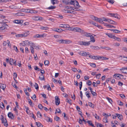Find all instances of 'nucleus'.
I'll return each mask as SVG.
<instances>
[{
  "label": "nucleus",
  "mask_w": 127,
  "mask_h": 127,
  "mask_svg": "<svg viewBox=\"0 0 127 127\" xmlns=\"http://www.w3.org/2000/svg\"><path fill=\"white\" fill-rule=\"evenodd\" d=\"M56 41L60 44H69L71 42V41L67 39L57 40H56Z\"/></svg>",
  "instance_id": "nucleus-1"
},
{
  "label": "nucleus",
  "mask_w": 127,
  "mask_h": 127,
  "mask_svg": "<svg viewBox=\"0 0 127 127\" xmlns=\"http://www.w3.org/2000/svg\"><path fill=\"white\" fill-rule=\"evenodd\" d=\"M91 18L93 20L98 22L101 24L103 23V22L102 19L100 18H98L97 17H95L93 15L91 16Z\"/></svg>",
  "instance_id": "nucleus-2"
},
{
  "label": "nucleus",
  "mask_w": 127,
  "mask_h": 127,
  "mask_svg": "<svg viewBox=\"0 0 127 127\" xmlns=\"http://www.w3.org/2000/svg\"><path fill=\"white\" fill-rule=\"evenodd\" d=\"M1 117L0 118V119L2 121V123L3 124L4 126L7 127L8 124L6 120L4 118L3 116L1 115Z\"/></svg>",
  "instance_id": "nucleus-3"
},
{
  "label": "nucleus",
  "mask_w": 127,
  "mask_h": 127,
  "mask_svg": "<svg viewBox=\"0 0 127 127\" xmlns=\"http://www.w3.org/2000/svg\"><path fill=\"white\" fill-rule=\"evenodd\" d=\"M71 5H74L76 7H80V6L79 5L78 2L76 0H71Z\"/></svg>",
  "instance_id": "nucleus-4"
},
{
  "label": "nucleus",
  "mask_w": 127,
  "mask_h": 127,
  "mask_svg": "<svg viewBox=\"0 0 127 127\" xmlns=\"http://www.w3.org/2000/svg\"><path fill=\"white\" fill-rule=\"evenodd\" d=\"M88 52H86L83 51H81L78 53V54L81 56H88L89 55Z\"/></svg>",
  "instance_id": "nucleus-5"
},
{
  "label": "nucleus",
  "mask_w": 127,
  "mask_h": 127,
  "mask_svg": "<svg viewBox=\"0 0 127 127\" xmlns=\"http://www.w3.org/2000/svg\"><path fill=\"white\" fill-rule=\"evenodd\" d=\"M29 44L30 45L31 47H32L34 48L35 49H39L38 46L35 45L34 43L32 42L31 41L29 42Z\"/></svg>",
  "instance_id": "nucleus-6"
},
{
  "label": "nucleus",
  "mask_w": 127,
  "mask_h": 127,
  "mask_svg": "<svg viewBox=\"0 0 127 127\" xmlns=\"http://www.w3.org/2000/svg\"><path fill=\"white\" fill-rule=\"evenodd\" d=\"M8 25L6 24H2V26L0 27V30H6L7 29Z\"/></svg>",
  "instance_id": "nucleus-7"
},
{
  "label": "nucleus",
  "mask_w": 127,
  "mask_h": 127,
  "mask_svg": "<svg viewBox=\"0 0 127 127\" xmlns=\"http://www.w3.org/2000/svg\"><path fill=\"white\" fill-rule=\"evenodd\" d=\"M46 35L45 33H43L42 34H36L34 36V38H41L45 37Z\"/></svg>",
  "instance_id": "nucleus-8"
},
{
  "label": "nucleus",
  "mask_w": 127,
  "mask_h": 127,
  "mask_svg": "<svg viewBox=\"0 0 127 127\" xmlns=\"http://www.w3.org/2000/svg\"><path fill=\"white\" fill-rule=\"evenodd\" d=\"M56 104L57 105H59L60 103V99L58 96H56L55 97Z\"/></svg>",
  "instance_id": "nucleus-9"
},
{
  "label": "nucleus",
  "mask_w": 127,
  "mask_h": 127,
  "mask_svg": "<svg viewBox=\"0 0 127 127\" xmlns=\"http://www.w3.org/2000/svg\"><path fill=\"white\" fill-rule=\"evenodd\" d=\"M123 76V75L122 74H116L114 75L113 77L114 78L116 79H117L118 78L121 79Z\"/></svg>",
  "instance_id": "nucleus-10"
},
{
  "label": "nucleus",
  "mask_w": 127,
  "mask_h": 127,
  "mask_svg": "<svg viewBox=\"0 0 127 127\" xmlns=\"http://www.w3.org/2000/svg\"><path fill=\"white\" fill-rule=\"evenodd\" d=\"M62 2L65 5H71V0H63Z\"/></svg>",
  "instance_id": "nucleus-11"
},
{
  "label": "nucleus",
  "mask_w": 127,
  "mask_h": 127,
  "mask_svg": "<svg viewBox=\"0 0 127 127\" xmlns=\"http://www.w3.org/2000/svg\"><path fill=\"white\" fill-rule=\"evenodd\" d=\"M16 61L14 62L12 59L11 58L10 61V64L11 65H14L15 66H16L17 64H16Z\"/></svg>",
  "instance_id": "nucleus-12"
},
{
  "label": "nucleus",
  "mask_w": 127,
  "mask_h": 127,
  "mask_svg": "<svg viewBox=\"0 0 127 127\" xmlns=\"http://www.w3.org/2000/svg\"><path fill=\"white\" fill-rule=\"evenodd\" d=\"M89 57L90 58H91L95 60H99V56H92L91 55H89Z\"/></svg>",
  "instance_id": "nucleus-13"
},
{
  "label": "nucleus",
  "mask_w": 127,
  "mask_h": 127,
  "mask_svg": "<svg viewBox=\"0 0 127 127\" xmlns=\"http://www.w3.org/2000/svg\"><path fill=\"white\" fill-rule=\"evenodd\" d=\"M81 30L82 29L79 28L75 27L74 28V29L72 30H73V31H74V32L80 33Z\"/></svg>",
  "instance_id": "nucleus-14"
},
{
  "label": "nucleus",
  "mask_w": 127,
  "mask_h": 127,
  "mask_svg": "<svg viewBox=\"0 0 127 127\" xmlns=\"http://www.w3.org/2000/svg\"><path fill=\"white\" fill-rule=\"evenodd\" d=\"M8 117L11 119H13L14 118V116L12 113L11 112H9L8 114Z\"/></svg>",
  "instance_id": "nucleus-15"
},
{
  "label": "nucleus",
  "mask_w": 127,
  "mask_h": 127,
  "mask_svg": "<svg viewBox=\"0 0 127 127\" xmlns=\"http://www.w3.org/2000/svg\"><path fill=\"white\" fill-rule=\"evenodd\" d=\"M90 47L93 49L95 50H98L99 49V47L97 46H93L91 45L90 46Z\"/></svg>",
  "instance_id": "nucleus-16"
},
{
  "label": "nucleus",
  "mask_w": 127,
  "mask_h": 127,
  "mask_svg": "<svg viewBox=\"0 0 127 127\" xmlns=\"http://www.w3.org/2000/svg\"><path fill=\"white\" fill-rule=\"evenodd\" d=\"M92 114L93 116H94L95 118L98 120H101V119L99 117V116H98L97 114L96 113L94 114L93 112L92 113Z\"/></svg>",
  "instance_id": "nucleus-17"
},
{
  "label": "nucleus",
  "mask_w": 127,
  "mask_h": 127,
  "mask_svg": "<svg viewBox=\"0 0 127 127\" xmlns=\"http://www.w3.org/2000/svg\"><path fill=\"white\" fill-rule=\"evenodd\" d=\"M29 31H26L24 33L22 34V37L27 36L29 34Z\"/></svg>",
  "instance_id": "nucleus-18"
},
{
  "label": "nucleus",
  "mask_w": 127,
  "mask_h": 127,
  "mask_svg": "<svg viewBox=\"0 0 127 127\" xmlns=\"http://www.w3.org/2000/svg\"><path fill=\"white\" fill-rule=\"evenodd\" d=\"M63 11L65 13H72L73 12V11H69V10L67 9H64L63 10Z\"/></svg>",
  "instance_id": "nucleus-19"
},
{
  "label": "nucleus",
  "mask_w": 127,
  "mask_h": 127,
  "mask_svg": "<svg viewBox=\"0 0 127 127\" xmlns=\"http://www.w3.org/2000/svg\"><path fill=\"white\" fill-rule=\"evenodd\" d=\"M109 22H108V23L112 24L114 25H117V23L116 22L113 21V20H112L110 19H109Z\"/></svg>",
  "instance_id": "nucleus-20"
},
{
  "label": "nucleus",
  "mask_w": 127,
  "mask_h": 127,
  "mask_svg": "<svg viewBox=\"0 0 127 127\" xmlns=\"http://www.w3.org/2000/svg\"><path fill=\"white\" fill-rule=\"evenodd\" d=\"M6 85L5 84H0V87L3 90H4L6 88Z\"/></svg>",
  "instance_id": "nucleus-21"
},
{
  "label": "nucleus",
  "mask_w": 127,
  "mask_h": 127,
  "mask_svg": "<svg viewBox=\"0 0 127 127\" xmlns=\"http://www.w3.org/2000/svg\"><path fill=\"white\" fill-rule=\"evenodd\" d=\"M90 39L91 40L90 41H90V42H92L94 43L95 42V40L94 39V37L92 35H91L90 36Z\"/></svg>",
  "instance_id": "nucleus-22"
},
{
  "label": "nucleus",
  "mask_w": 127,
  "mask_h": 127,
  "mask_svg": "<svg viewBox=\"0 0 127 127\" xmlns=\"http://www.w3.org/2000/svg\"><path fill=\"white\" fill-rule=\"evenodd\" d=\"M99 60H107L109 59L108 58H107L103 56H99Z\"/></svg>",
  "instance_id": "nucleus-23"
},
{
  "label": "nucleus",
  "mask_w": 127,
  "mask_h": 127,
  "mask_svg": "<svg viewBox=\"0 0 127 127\" xmlns=\"http://www.w3.org/2000/svg\"><path fill=\"white\" fill-rule=\"evenodd\" d=\"M51 3L54 5L56 3H58V0H51Z\"/></svg>",
  "instance_id": "nucleus-24"
},
{
  "label": "nucleus",
  "mask_w": 127,
  "mask_h": 127,
  "mask_svg": "<svg viewBox=\"0 0 127 127\" xmlns=\"http://www.w3.org/2000/svg\"><path fill=\"white\" fill-rule=\"evenodd\" d=\"M38 11L32 9H30L29 13H37Z\"/></svg>",
  "instance_id": "nucleus-25"
},
{
  "label": "nucleus",
  "mask_w": 127,
  "mask_h": 127,
  "mask_svg": "<svg viewBox=\"0 0 127 127\" xmlns=\"http://www.w3.org/2000/svg\"><path fill=\"white\" fill-rule=\"evenodd\" d=\"M90 44V41H88L87 42H84L83 45L88 46Z\"/></svg>",
  "instance_id": "nucleus-26"
},
{
  "label": "nucleus",
  "mask_w": 127,
  "mask_h": 127,
  "mask_svg": "<svg viewBox=\"0 0 127 127\" xmlns=\"http://www.w3.org/2000/svg\"><path fill=\"white\" fill-rule=\"evenodd\" d=\"M105 34L107 35L109 37L113 38L114 36L112 35V34L110 33H106Z\"/></svg>",
  "instance_id": "nucleus-27"
},
{
  "label": "nucleus",
  "mask_w": 127,
  "mask_h": 127,
  "mask_svg": "<svg viewBox=\"0 0 127 127\" xmlns=\"http://www.w3.org/2000/svg\"><path fill=\"white\" fill-rule=\"evenodd\" d=\"M71 101L72 100H71L68 98H66V101L69 103L70 105L72 104Z\"/></svg>",
  "instance_id": "nucleus-28"
},
{
  "label": "nucleus",
  "mask_w": 127,
  "mask_h": 127,
  "mask_svg": "<svg viewBox=\"0 0 127 127\" xmlns=\"http://www.w3.org/2000/svg\"><path fill=\"white\" fill-rule=\"evenodd\" d=\"M87 122L90 126H92L93 127H95L94 125L92 123V121H91L88 120Z\"/></svg>",
  "instance_id": "nucleus-29"
},
{
  "label": "nucleus",
  "mask_w": 127,
  "mask_h": 127,
  "mask_svg": "<svg viewBox=\"0 0 127 127\" xmlns=\"http://www.w3.org/2000/svg\"><path fill=\"white\" fill-rule=\"evenodd\" d=\"M86 32L82 30L80 33H81V35L84 36H85Z\"/></svg>",
  "instance_id": "nucleus-30"
},
{
  "label": "nucleus",
  "mask_w": 127,
  "mask_h": 127,
  "mask_svg": "<svg viewBox=\"0 0 127 127\" xmlns=\"http://www.w3.org/2000/svg\"><path fill=\"white\" fill-rule=\"evenodd\" d=\"M30 9H22V11L23 12L29 13Z\"/></svg>",
  "instance_id": "nucleus-31"
},
{
  "label": "nucleus",
  "mask_w": 127,
  "mask_h": 127,
  "mask_svg": "<svg viewBox=\"0 0 127 127\" xmlns=\"http://www.w3.org/2000/svg\"><path fill=\"white\" fill-rule=\"evenodd\" d=\"M39 79L41 81L45 80L44 76L43 74H41V76L39 77Z\"/></svg>",
  "instance_id": "nucleus-32"
},
{
  "label": "nucleus",
  "mask_w": 127,
  "mask_h": 127,
  "mask_svg": "<svg viewBox=\"0 0 127 127\" xmlns=\"http://www.w3.org/2000/svg\"><path fill=\"white\" fill-rule=\"evenodd\" d=\"M113 39H115V40H117L119 41H120L121 40V39L120 38L114 36L113 37Z\"/></svg>",
  "instance_id": "nucleus-33"
},
{
  "label": "nucleus",
  "mask_w": 127,
  "mask_h": 127,
  "mask_svg": "<svg viewBox=\"0 0 127 127\" xmlns=\"http://www.w3.org/2000/svg\"><path fill=\"white\" fill-rule=\"evenodd\" d=\"M36 124L38 127H43V125L39 122H36Z\"/></svg>",
  "instance_id": "nucleus-34"
},
{
  "label": "nucleus",
  "mask_w": 127,
  "mask_h": 127,
  "mask_svg": "<svg viewBox=\"0 0 127 127\" xmlns=\"http://www.w3.org/2000/svg\"><path fill=\"white\" fill-rule=\"evenodd\" d=\"M108 15L110 16L114 17L115 16H116L115 14L111 13H109L108 14Z\"/></svg>",
  "instance_id": "nucleus-35"
},
{
  "label": "nucleus",
  "mask_w": 127,
  "mask_h": 127,
  "mask_svg": "<svg viewBox=\"0 0 127 127\" xmlns=\"http://www.w3.org/2000/svg\"><path fill=\"white\" fill-rule=\"evenodd\" d=\"M13 22L17 24H20L21 23L20 21L19 20H14L13 21Z\"/></svg>",
  "instance_id": "nucleus-36"
},
{
  "label": "nucleus",
  "mask_w": 127,
  "mask_h": 127,
  "mask_svg": "<svg viewBox=\"0 0 127 127\" xmlns=\"http://www.w3.org/2000/svg\"><path fill=\"white\" fill-rule=\"evenodd\" d=\"M6 21H7V20L6 19L3 20L2 19H0V24H5V22L6 23Z\"/></svg>",
  "instance_id": "nucleus-37"
},
{
  "label": "nucleus",
  "mask_w": 127,
  "mask_h": 127,
  "mask_svg": "<svg viewBox=\"0 0 127 127\" xmlns=\"http://www.w3.org/2000/svg\"><path fill=\"white\" fill-rule=\"evenodd\" d=\"M63 30H62L61 29H57L55 31L57 32H62L63 31Z\"/></svg>",
  "instance_id": "nucleus-38"
},
{
  "label": "nucleus",
  "mask_w": 127,
  "mask_h": 127,
  "mask_svg": "<svg viewBox=\"0 0 127 127\" xmlns=\"http://www.w3.org/2000/svg\"><path fill=\"white\" fill-rule=\"evenodd\" d=\"M56 7L53 6H51L48 7L47 9H49L52 10L55 8Z\"/></svg>",
  "instance_id": "nucleus-39"
},
{
  "label": "nucleus",
  "mask_w": 127,
  "mask_h": 127,
  "mask_svg": "<svg viewBox=\"0 0 127 127\" xmlns=\"http://www.w3.org/2000/svg\"><path fill=\"white\" fill-rule=\"evenodd\" d=\"M86 84L88 86H90L92 84V82L90 80H88Z\"/></svg>",
  "instance_id": "nucleus-40"
},
{
  "label": "nucleus",
  "mask_w": 127,
  "mask_h": 127,
  "mask_svg": "<svg viewBox=\"0 0 127 127\" xmlns=\"http://www.w3.org/2000/svg\"><path fill=\"white\" fill-rule=\"evenodd\" d=\"M11 0H0V3L6 2L10 1Z\"/></svg>",
  "instance_id": "nucleus-41"
},
{
  "label": "nucleus",
  "mask_w": 127,
  "mask_h": 127,
  "mask_svg": "<svg viewBox=\"0 0 127 127\" xmlns=\"http://www.w3.org/2000/svg\"><path fill=\"white\" fill-rule=\"evenodd\" d=\"M91 35V33L86 32L85 36H86L87 37H90Z\"/></svg>",
  "instance_id": "nucleus-42"
},
{
  "label": "nucleus",
  "mask_w": 127,
  "mask_h": 127,
  "mask_svg": "<svg viewBox=\"0 0 127 127\" xmlns=\"http://www.w3.org/2000/svg\"><path fill=\"white\" fill-rule=\"evenodd\" d=\"M38 16H35L33 17L32 19L33 20H38Z\"/></svg>",
  "instance_id": "nucleus-43"
},
{
  "label": "nucleus",
  "mask_w": 127,
  "mask_h": 127,
  "mask_svg": "<svg viewBox=\"0 0 127 127\" xmlns=\"http://www.w3.org/2000/svg\"><path fill=\"white\" fill-rule=\"evenodd\" d=\"M0 106L2 109H4L5 108L4 105L2 103H1L0 104Z\"/></svg>",
  "instance_id": "nucleus-44"
},
{
  "label": "nucleus",
  "mask_w": 127,
  "mask_h": 127,
  "mask_svg": "<svg viewBox=\"0 0 127 127\" xmlns=\"http://www.w3.org/2000/svg\"><path fill=\"white\" fill-rule=\"evenodd\" d=\"M70 27V25L68 24H64V28H67Z\"/></svg>",
  "instance_id": "nucleus-45"
},
{
  "label": "nucleus",
  "mask_w": 127,
  "mask_h": 127,
  "mask_svg": "<svg viewBox=\"0 0 127 127\" xmlns=\"http://www.w3.org/2000/svg\"><path fill=\"white\" fill-rule=\"evenodd\" d=\"M103 121L105 123H108L107 119L106 118H104L103 119Z\"/></svg>",
  "instance_id": "nucleus-46"
},
{
  "label": "nucleus",
  "mask_w": 127,
  "mask_h": 127,
  "mask_svg": "<svg viewBox=\"0 0 127 127\" xmlns=\"http://www.w3.org/2000/svg\"><path fill=\"white\" fill-rule=\"evenodd\" d=\"M49 62L48 61L46 60L44 62V64L45 65H48L49 64Z\"/></svg>",
  "instance_id": "nucleus-47"
},
{
  "label": "nucleus",
  "mask_w": 127,
  "mask_h": 127,
  "mask_svg": "<svg viewBox=\"0 0 127 127\" xmlns=\"http://www.w3.org/2000/svg\"><path fill=\"white\" fill-rule=\"evenodd\" d=\"M34 48L33 47L30 46V49L31 53L33 54L34 53Z\"/></svg>",
  "instance_id": "nucleus-48"
},
{
  "label": "nucleus",
  "mask_w": 127,
  "mask_h": 127,
  "mask_svg": "<svg viewBox=\"0 0 127 127\" xmlns=\"http://www.w3.org/2000/svg\"><path fill=\"white\" fill-rule=\"evenodd\" d=\"M28 101L29 104L32 106H33V105H32V102L31 100L30 99H28Z\"/></svg>",
  "instance_id": "nucleus-49"
},
{
  "label": "nucleus",
  "mask_w": 127,
  "mask_h": 127,
  "mask_svg": "<svg viewBox=\"0 0 127 127\" xmlns=\"http://www.w3.org/2000/svg\"><path fill=\"white\" fill-rule=\"evenodd\" d=\"M89 105L91 107L93 108L94 107L93 104L91 102H89L88 103Z\"/></svg>",
  "instance_id": "nucleus-50"
},
{
  "label": "nucleus",
  "mask_w": 127,
  "mask_h": 127,
  "mask_svg": "<svg viewBox=\"0 0 127 127\" xmlns=\"http://www.w3.org/2000/svg\"><path fill=\"white\" fill-rule=\"evenodd\" d=\"M13 76H14L13 78L15 80V79L17 78V74L16 73L14 72L13 73Z\"/></svg>",
  "instance_id": "nucleus-51"
},
{
  "label": "nucleus",
  "mask_w": 127,
  "mask_h": 127,
  "mask_svg": "<svg viewBox=\"0 0 127 127\" xmlns=\"http://www.w3.org/2000/svg\"><path fill=\"white\" fill-rule=\"evenodd\" d=\"M109 3L113 4L114 2V0H109L107 1Z\"/></svg>",
  "instance_id": "nucleus-52"
},
{
  "label": "nucleus",
  "mask_w": 127,
  "mask_h": 127,
  "mask_svg": "<svg viewBox=\"0 0 127 127\" xmlns=\"http://www.w3.org/2000/svg\"><path fill=\"white\" fill-rule=\"evenodd\" d=\"M37 116L39 118L42 117V115L39 111H38L37 112Z\"/></svg>",
  "instance_id": "nucleus-53"
},
{
  "label": "nucleus",
  "mask_w": 127,
  "mask_h": 127,
  "mask_svg": "<svg viewBox=\"0 0 127 127\" xmlns=\"http://www.w3.org/2000/svg\"><path fill=\"white\" fill-rule=\"evenodd\" d=\"M97 127H98V126H99V127H104V126L102 124L98 123L97 124Z\"/></svg>",
  "instance_id": "nucleus-54"
},
{
  "label": "nucleus",
  "mask_w": 127,
  "mask_h": 127,
  "mask_svg": "<svg viewBox=\"0 0 127 127\" xmlns=\"http://www.w3.org/2000/svg\"><path fill=\"white\" fill-rule=\"evenodd\" d=\"M90 65L93 67H95L96 66L95 64V63H90Z\"/></svg>",
  "instance_id": "nucleus-55"
},
{
  "label": "nucleus",
  "mask_w": 127,
  "mask_h": 127,
  "mask_svg": "<svg viewBox=\"0 0 127 127\" xmlns=\"http://www.w3.org/2000/svg\"><path fill=\"white\" fill-rule=\"evenodd\" d=\"M106 99H107L109 103H111V102H112V100L110 98L107 97Z\"/></svg>",
  "instance_id": "nucleus-56"
},
{
  "label": "nucleus",
  "mask_w": 127,
  "mask_h": 127,
  "mask_svg": "<svg viewBox=\"0 0 127 127\" xmlns=\"http://www.w3.org/2000/svg\"><path fill=\"white\" fill-rule=\"evenodd\" d=\"M55 120L57 121H59L60 119V118L58 117L57 116H56L55 117Z\"/></svg>",
  "instance_id": "nucleus-57"
},
{
  "label": "nucleus",
  "mask_w": 127,
  "mask_h": 127,
  "mask_svg": "<svg viewBox=\"0 0 127 127\" xmlns=\"http://www.w3.org/2000/svg\"><path fill=\"white\" fill-rule=\"evenodd\" d=\"M91 93L92 95L93 96H96L97 95L96 93L94 92H93V91L92 92H91Z\"/></svg>",
  "instance_id": "nucleus-58"
},
{
  "label": "nucleus",
  "mask_w": 127,
  "mask_h": 127,
  "mask_svg": "<svg viewBox=\"0 0 127 127\" xmlns=\"http://www.w3.org/2000/svg\"><path fill=\"white\" fill-rule=\"evenodd\" d=\"M38 107L39 108L41 109L43 108V107L41 104H39L38 106Z\"/></svg>",
  "instance_id": "nucleus-59"
},
{
  "label": "nucleus",
  "mask_w": 127,
  "mask_h": 127,
  "mask_svg": "<svg viewBox=\"0 0 127 127\" xmlns=\"http://www.w3.org/2000/svg\"><path fill=\"white\" fill-rule=\"evenodd\" d=\"M115 15H116V16L115 15L114 17L118 19H120V18L119 17V16L116 13L115 14Z\"/></svg>",
  "instance_id": "nucleus-60"
},
{
  "label": "nucleus",
  "mask_w": 127,
  "mask_h": 127,
  "mask_svg": "<svg viewBox=\"0 0 127 127\" xmlns=\"http://www.w3.org/2000/svg\"><path fill=\"white\" fill-rule=\"evenodd\" d=\"M48 28L46 27H42L41 29L44 30H47L48 29Z\"/></svg>",
  "instance_id": "nucleus-61"
},
{
  "label": "nucleus",
  "mask_w": 127,
  "mask_h": 127,
  "mask_svg": "<svg viewBox=\"0 0 127 127\" xmlns=\"http://www.w3.org/2000/svg\"><path fill=\"white\" fill-rule=\"evenodd\" d=\"M101 74L100 73H99L97 74L96 75V77L97 79H99V77L100 76Z\"/></svg>",
  "instance_id": "nucleus-62"
},
{
  "label": "nucleus",
  "mask_w": 127,
  "mask_h": 127,
  "mask_svg": "<svg viewBox=\"0 0 127 127\" xmlns=\"http://www.w3.org/2000/svg\"><path fill=\"white\" fill-rule=\"evenodd\" d=\"M34 86L35 87V88L36 89H38L39 88L38 87V84L35 83L34 85Z\"/></svg>",
  "instance_id": "nucleus-63"
},
{
  "label": "nucleus",
  "mask_w": 127,
  "mask_h": 127,
  "mask_svg": "<svg viewBox=\"0 0 127 127\" xmlns=\"http://www.w3.org/2000/svg\"><path fill=\"white\" fill-rule=\"evenodd\" d=\"M56 111L57 112V113H60L61 112V110L59 108L56 109Z\"/></svg>",
  "instance_id": "nucleus-64"
}]
</instances>
